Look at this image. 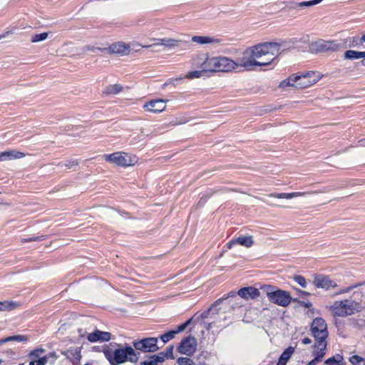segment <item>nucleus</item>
I'll return each mask as SVG.
<instances>
[{"instance_id":"37998d69","label":"nucleus","mask_w":365,"mask_h":365,"mask_svg":"<svg viewBox=\"0 0 365 365\" xmlns=\"http://www.w3.org/2000/svg\"><path fill=\"white\" fill-rule=\"evenodd\" d=\"M349 42H350L349 46L354 47V46L361 44L364 41L361 39L360 36H354L351 38H350Z\"/></svg>"},{"instance_id":"6e6552de","label":"nucleus","mask_w":365,"mask_h":365,"mask_svg":"<svg viewBox=\"0 0 365 365\" xmlns=\"http://www.w3.org/2000/svg\"><path fill=\"white\" fill-rule=\"evenodd\" d=\"M311 332L316 341L327 340L328 337L327 325L322 318H315L311 324Z\"/></svg>"},{"instance_id":"680f3d73","label":"nucleus","mask_w":365,"mask_h":365,"mask_svg":"<svg viewBox=\"0 0 365 365\" xmlns=\"http://www.w3.org/2000/svg\"><path fill=\"white\" fill-rule=\"evenodd\" d=\"M361 39L365 42V34L361 36Z\"/></svg>"},{"instance_id":"f03ea898","label":"nucleus","mask_w":365,"mask_h":365,"mask_svg":"<svg viewBox=\"0 0 365 365\" xmlns=\"http://www.w3.org/2000/svg\"><path fill=\"white\" fill-rule=\"evenodd\" d=\"M361 308V303L352 298L334 301L328 307L329 312L334 317H346L351 316L360 312Z\"/></svg>"},{"instance_id":"412c9836","label":"nucleus","mask_w":365,"mask_h":365,"mask_svg":"<svg viewBox=\"0 0 365 365\" xmlns=\"http://www.w3.org/2000/svg\"><path fill=\"white\" fill-rule=\"evenodd\" d=\"M158 42L157 43H155L152 45H149V46H145L144 47L145 48H148V47H153V46H163L165 48H175V47H178L180 44V43L181 42L180 40H177V39H174V38H159V39H157Z\"/></svg>"},{"instance_id":"7c9ffc66","label":"nucleus","mask_w":365,"mask_h":365,"mask_svg":"<svg viewBox=\"0 0 365 365\" xmlns=\"http://www.w3.org/2000/svg\"><path fill=\"white\" fill-rule=\"evenodd\" d=\"M164 361V357L160 355H153L148 360L141 363L142 365H158L159 362Z\"/></svg>"},{"instance_id":"7ed1b4c3","label":"nucleus","mask_w":365,"mask_h":365,"mask_svg":"<svg viewBox=\"0 0 365 365\" xmlns=\"http://www.w3.org/2000/svg\"><path fill=\"white\" fill-rule=\"evenodd\" d=\"M252 47L262 66L270 64L280 53L279 44L274 42H266Z\"/></svg>"},{"instance_id":"1a4fd4ad","label":"nucleus","mask_w":365,"mask_h":365,"mask_svg":"<svg viewBox=\"0 0 365 365\" xmlns=\"http://www.w3.org/2000/svg\"><path fill=\"white\" fill-rule=\"evenodd\" d=\"M158 340L156 337L145 338L133 341V345L137 350L144 352H155L159 349L157 345Z\"/></svg>"},{"instance_id":"c756f323","label":"nucleus","mask_w":365,"mask_h":365,"mask_svg":"<svg viewBox=\"0 0 365 365\" xmlns=\"http://www.w3.org/2000/svg\"><path fill=\"white\" fill-rule=\"evenodd\" d=\"M123 86L120 84H113L107 86L103 93L107 95H115L123 91Z\"/></svg>"},{"instance_id":"4d7b16f0","label":"nucleus","mask_w":365,"mask_h":365,"mask_svg":"<svg viewBox=\"0 0 365 365\" xmlns=\"http://www.w3.org/2000/svg\"><path fill=\"white\" fill-rule=\"evenodd\" d=\"M9 34V31L5 32L3 34H0V39L6 37Z\"/></svg>"},{"instance_id":"c85d7f7f","label":"nucleus","mask_w":365,"mask_h":365,"mask_svg":"<svg viewBox=\"0 0 365 365\" xmlns=\"http://www.w3.org/2000/svg\"><path fill=\"white\" fill-rule=\"evenodd\" d=\"M344 58L347 59H359L365 58V51L348 50L344 53Z\"/></svg>"},{"instance_id":"6ab92c4d","label":"nucleus","mask_w":365,"mask_h":365,"mask_svg":"<svg viewBox=\"0 0 365 365\" xmlns=\"http://www.w3.org/2000/svg\"><path fill=\"white\" fill-rule=\"evenodd\" d=\"M110 333L108 331H102L96 330L95 331L88 334L87 339L91 342L96 341H108L110 339Z\"/></svg>"},{"instance_id":"ea45409f","label":"nucleus","mask_w":365,"mask_h":365,"mask_svg":"<svg viewBox=\"0 0 365 365\" xmlns=\"http://www.w3.org/2000/svg\"><path fill=\"white\" fill-rule=\"evenodd\" d=\"M294 280L299 284L302 287H307V280L306 279L301 275H294L293 277Z\"/></svg>"},{"instance_id":"09e8293b","label":"nucleus","mask_w":365,"mask_h":365,"mask_svg":"<svg viewBox=\"0 0 365 365\" xmlns=\"http://www.w3.org/2000/svg\"><path fill=\"white\" fill-rule=\"evenodd\" d=\"M298 4L299 2L290 1L287 5V8L289 9H295L299 7Z\"/></svg>"},{"instance_id":"f3484780","label":"nucleus","mask_w":365,"mask_h":365,"mask_svg":"<svg viewBox=\"0 0 365 365\" xmlns=\"http://www.w3.org/2000/svg\"><path fill=\"white\" fill-rule=\"evenodd\" d=\"M192 41L199 44H211L213 46H217L222 43L220 38L207 36H194L192 37Z\"/></svg>"},{"instance_id":"69168bd1","label":"nucleus","mask_w":365,"mask_h":365,"mask_svg":"<svg viewBox=\"0 0 365 365\" xmlns=\"http://www.w3.org/2000/svg\"><path fill=\"white\" fill-rule=\"evenodd\" d=\"M222 299H219V300H217V301L216 302V303H218V302L222 301Z\"/></svg>"},{"instance_id":"dca6fc26","label":"nucleus","mask_w":365,"mask_h":365,"mask_svg":"<svg viewBox=\"0 0 365 365\" xmlns=\"http://www.w3.org/2000/svg\"><path fill=\"white\" fill-rule=\"evenodd\" d=\"M324 190H310V191H306V192H290V193H271L268 195V197H276L279 199H292L293 197H302L307 195H315L319 193L324 192Z\"/></svg>"},{"instance_id":"c03bdc74","label":"nucleus","mask_w":365,"mask_h":365,"mask_svg":"<svg viewBox=\"0 0 365 365\" xmlns=\"http://www.w3.org/2000/svg\"><path fill=\"white\" fill-rule=\"evenodd\" d=\"M339 359H337L335 356L330 357L327 359L324 364L326 365H338V364L340 362V359H341V357L338 355Z\"/></svg>"},{"instance_id":"a19ab883","label":"nucleus","mask_w":365,"mask_h":365,"mask_svg":"<svg viewBox=\"0 0 365 365\" xmlns=\"http://www.w3.org/2000/svg\"><path fill=\"white\" fill-rule=\"evenodd\" d=\"M78 165V162L77 160H67L63 164L61 163H58V165H63L67 169H71L73 167H76Z\"/></svg>"},{"instance_id":"338daca9","label":"nucleus","mask_w":365,"mask_h":365,"mask_svg":"<svg viewBox=\"0 0 365 365\" xmlns=\"http://www.w3.org/2000/svg\"><path fill=\"white\" fill-rule=\"evenodd\" d=\"M363 64L365 66V60H363Z\"/></svg>"},{"instance_id":"4468645a","label":"nucleus","mask_w":365,"mask_h":365,"mask_svg":"<svg viewBox=\"0 0 365 365\" xmlns=\"http://www.w3.org/2000/svg\"><path fill=\"white\" fill-rule=\"evenodd\" d=\"M313 283L316 287L327 291L334 289L338 286L335 281L331 279L328 276L322 274L316 275L314 278Z\"/></svg>"},{"instance_id":"5fc2aeb1","label":"nucleus","mask_w":365,"mask_h":365,"mask_svg":"<svg viewBox=\"0 0 365 365\" xmlns=\"http://www.w3.org/2000/svg\"><path fill=\"white\" fill-rule=\"evenodd\" d=\"M236 244H237V242H235V240H231L230 242H229L227 243V247H228L229 249H231V248H232V247L233 245H236Z\"/></svg>"},{"instance_id":"72a5a7b5","label":"nucleus","mask_w":365,"mask_h":365,"mask_svg":"<svg viewBox=\"0 0 365 365\" xmlns=\"http://www.w3.org/2000/svg\"><path fill=\"white\" fill-rule=\"evenodd\" d=\"M349 361L352 365H365V359L358 355L352 356Z\"/></svg>"},{"instance_id":"b1692460","label":"nucleus","mask_w":365,"mask_h":365,"mask_svg":"<svg viewBox=\"0 0 365 365\" xmlns=\"http://www.w3.org/2000/svg\"><path fill=\"white\" fill-rule=\"evenodd\" d=\"M202 71L204 72H216V57H210L206 53Z\"/></svg>"},{"instance_id":"0e129e2a","label":"nucleus","mask_w":365,"mask_h":365,"mask_svg":"<svg viewBox=\"0 0 365 365\" xmlns=\"http://www.w3.org/2000/svg\"><path fill=\"white\" fill-rule=\"evenodd\" d=\"M302 293L304 294H306V295H309V293H308L307 292H305V291H302Z\"/></svg>"},{"instance_id":"603ef678","label":"nucleus","mask_w":365,"mask_h":365,"mask_svg":"<svg viewBox=\"0 0 365 365\" xmlns=\"http://www.w3.org/2000/svg\"><path fill=\"white\" fill-rule=\"evenodd\" d=\"M209 313H210V310H208V311H207V312H202V313L200 314V317L201 319H206V318H207V317H208V315H209Z\"/></svg>"},{"instance_id":"8fccbe9b","label":"nucleus","mask_w":365,"mask_h":365,"mask_svg":"<svg viewBox=\"0 0 365 365\" xmlns=\"http://www.w3.org/2000/svg\"><path fill=\"white\" fill-rule=\"evenodd\" d=\"M40 237H31V238H24L22 239L23 242H34L38 241L40 240Z\"/></svg>"},{"instance_id":"2f4dec72","label":"nucleus","mask_w":365,"mask_h":365,"mask_svg":"<svg viewBox=\"0 0 365 365\" xmlns=\"http://www.w3.org/2000/svg\"><path fill=\"white\" fill-rule=\"evenodd\" d=\"M279 86L282 88H285L287 86H292L296 88V83H295V76H290L287 79L282 81Z\"/></svg>"},{"instance_id":"de8ad7c7","label":"nucleus","mask_w":365,"mask_h":365,"mask_svg":"<svg viewBox=\"0 0 365 365\" xmlns=\"http://www.w3.org/2000/svg\"><path fill=\"white\" fill-rule=\"evenodd\" d=\"M354 287H354V286H351V287H346V288L341 289H339L338 292H336L334 294V296L340 295V294H345V293H348V292H349V291H351Z\"/></svg>"},{"instance_id":"9d476101","label":"nucleus","mask_w":365,"mask_h":365,"mask_svg":"<svg viewBox=\"0 0 365 365\" xmlns=\"http://www.w3.org/2000/svg\"><path fill=\"white\" fill-rule=\"evenodd\" d=\"M296 88L302 89L307 88L318 81L319 78L316 76L314 72L307 73L302 76H294Z\"/></svg>"},{"instance_id":"a878e982","label":"nucleus","mask_w":365,"mask_h":365,"mask_svg":"<svg viewBox=\"0 0 365 365\" xmlns=\"http://www.w3.org/2000/svg\"><path fill=\"white\" fill-rule=\"evenodd\" d=\"M20 303L16 301L0 302V312L11 311L20 306Z\"/></svg>"},{"instance_id":"393cba45","label":"nucleus","mask_w":365,"mask_h":365,"mask_svg":"<svg viewBox=\"0 0 365 365\" xmlns=\"http://www.w3.org/2000/svg\"><path fill=\"white\" fill-rule=\"evenodd\" d=\"M294 352V348L289 346L281 354L277 365H286Z\"/></svg>"},{"instance_id":"3c124183","label":"nucleus","mask_w":365,"mask_h":365,"mask_svg":"<svg viewBox=\"0 0 365 365\" xmlns=\"http://www.w3.org/2000/svg\"><path fill=\"white\" fill-rule=\"evenodd\" d=\"M322 360L319 359V357H314L311 361H309L307 365H317Z\"/></svg>"},{"instance_id":"c9c22d12","label":"nucleus","mask_w":365,"mask_h":365,"mask_svg":"<svg viewBox=\"0 0 365 365\" xmlns=\"http://www.w3.org/2000/svg\"><path fill=\"white\" fill-rule=\"evenodd\" d=\"M323 0H312V1H302V2H299L298 6H299V8L312 6L319 4Z\"/></svg>"},{"instance_id":"473e14b6","label":"nucleus","mask_w":365,"mask_h":365,"mask_svg":"<svg viewBox=\"0 0 365 365\" xmlns=\"http://www.w3.org/2000/svg\"><path fill=\"white\" fill-rule=\"evenodd\" d=\"M48 33L43 32L38 34H34L31 36V41L32 43H37L40 41H43L48 38Z\"/></svg>"},{"instance_id":"cd10ccee","label":"nucleus","mask_w":365,"mask_h":365,"mask_svg":"<svg viewBox=\"0 0 365 365\" xmlns=\"http://www.w3.org/2000/svg\"><path fill=\"white\" fill-rule=\"evenodd\" d=\"M205 59H206V53H200L192 58V66L195 68L203 70Z\"/></svg>"},{"instance_id":"ddd939ff","label":"nucleus","mask_w":365,"mask_h":365,"mask_svg":"<svg viewBox=\"0 0 365 365\" xmlns=\"http://www.w3.org/2000/svg\"><path fill=\"white\" fill-rule=\"evenodd\" d=\"M143 108L145 111L159 113L165 110L166 101L160 98L153 99L145 103Z\"/></svg>"},{"instance_id":"bb28decb","label":"nucleus","mask_w":365,"mask_h":365,"mask_svg":"<svg viewBox=\"0 0 365 365\" xmlns=\"http://www.w3.org/2000/svg\"><path fill=\"white\" fill-rule=\"evenodd\" d=\"M235 242H237V244L245 247H251L254 244L252 237L250 235L239 236L237 239H235Z\"/></svg>"},{"instance_id":"774afa93","label":"nucleus","mask_w":365,"mask_h":365,"mask_svg":"<svg viewBox=\"0 0 365 365\" xmlns=\"http://www.w3.org/2000/svg\"><path fill=\"white\" fill-rule=\"evenodd\" d=\"M2 362V360L0 359V364Z\"/></svg>"},{"instance_id":"49530a36","label":"nucleus","mask_w":365,"mask_h":365,"mask_svg":"<svg viewBox=\"0 0 365 365\" xmlns=\"http://www.w3.org/2000/svg\"><path fill=\"white\" fill-rule=\"evenodd\" d=\"M43 349H36L31 352L29 357L31 359V360L37 359L41 358L40 355L41 353L43 352Z\"/></svg>"},{"instance_id":"4c0bfd02","label":"nucleus","mask_w":365,"mask_h":365,"mask_svg":"<svg viewBox=\"0 0 365 365\" xmlns=\"http://www.w3.org/2000/svg\"><path fill=\"white\" fill-rule=\"evenodd\" d=\"M202 72L204 71L202 69L200 71H190L185 75L184 78L188 79L198 78L202 76Z\"/></svg>"},{"instance_id":"052dcab7","label":"nucleus","mask_w":365,"mask_h":365,"mask_svg":"<svg viewBox=\"0 0 365 365\" xmlns=\"http://www.w3.org/2000/svg\"><path fill=\"white\" fill-rule=\"evenodd\" d=\"M361 146H365V138L359 141Z\"/></svg>"},{"instance_id":"f8f14e48","label":"nucleus","mask_w":365,"mask_h":365,"mask_svg":"<svg viewBox=\"0 0 365 365\" xmlns=\"http://www.w3.org/2000/svg\"><path fill=\"white\" fill-rule=\"evenodd\" d=\"M197 341L195 337L187 336L183 339L178 346V351L182 354L192 355L196 350Z\"/></svg>"},{"instance_id":"423d86ee","label":"nucleus","mask_w":365,"mask_h":365,"mask_svg":"<svg viewBox=\"0 0 365 365\" xmlns=\"http://www.w3.org/2000/svg\"><path fill=\"white\" fill-rule=\"evenodd\" d=\"M237 64L249 71L252 70L255 66H262V63L255 57L252 46L243 51L242 56L237 59Z\"/></svg>"},{"instance_id":"4be33fe9","label":"nucleus","mask_w":365,"mask_h":365,"mask_svg":"<svg viewBox=\"0 0 365 365\" xmlns=\"http://www.w3.org/2000/svg\"><path fill=\"white\" fill-rule=\"evenodd\" d=\"M24 156L25 154L24 153L17 151L16 150H6L0 153V162L19 159L24 158Z\"/></svg>"},{"instance_id":"79ce46f5","label":"nucleus","mask_w":365,"mask_h":365,"mask_svg":"<svg viewBox=\"0 0 365 365\" xmlns=\"http://www.w3.org/2000/svg\"><path fill=\"white\" fill-rule=\"evenodd\" d=\"M161 356H163L165 358H173V346H169L166 348L165 353H160L159 354Z\"/></svg>"},{"instance_id":"864d4df0","label":"nucleus","mask_w":365,"mask_h":365,"mask_svg":"<svg viewBox=\"0 0 365 365\" xmlns=\"http://www.w3.org/2000/svg\"><path fill=\"white\" fill-rule=\"evenodd\" d=\"M302 343L304 344H309L312 343V340L308 337H304V339H302Z\"/></svg>"},{"instance_id":"20e7f679","label":"nucleus","mask_w":365,"mask_h":365,"mask_svg":"<svg viewBox=\"0 0 365 365\" xmlns=\"http://www.w3.org/2000/svg\"><path fill=\"white\" fill-rule=\"evenodd\" d=\"M267 296L268 299L279 306L287 307L292 301V297L288 292L282 289H275L271 285H263L260 287Z\"/></svg>"},{"instance_id":"39448f33","label":"nucleus","mask_w":365,"mask_h":365,"mask_svg":"<svg viewBox=\"0 0 365 365\" xmlns=\"http://www.w3.org/2000/svg\"><path fill=\"white\" fill-rule=\"evenodd\" d=\"M103 158L106 162L123 168L135 165L138 160L136 155L125 152H115L109 155H104Z\"/></svg>"},{"instance_id":"a211bd4d","label":"nucleus","mask_w":365,"mask_h":365,"mask_svg":"<svg viewBox=\"0 0 365 365\" xmlns=\"http://www.w3.org/2000/svg\"><path fill=\"white\" fill-rule=\"evenodd\" d=\"M73 365H78L81 359V347L69 349L61 351Z\"/></svg>"},{"instance_id":"6e6d98bb","label":"nucleus","mask_w":365,"mask_h":365,"mask_svg":"<svg viewBox=\"0 0 365 365\" xmlns=\"http://www.w3.org/2000/svg\"><path fill=\"white\" fill-rule=\"evenodd\" d=\"M212 324L213 323L205 324L206 329L207 330L210 329L212 327Z\"/></svg>"},{"instance_id":"f704fd0d","label":"nucleus","mask_w":365,"mask_h":365,"mask_svg":"<svg viewBox=\"0 0 365 365\" xmlns=\"http://www.w3.org/2000/svg\"><path fill=\"white\" fill-rule=\"evenodd\" d=\"M192 319H193V317L189 319L185 323L178 326L176 329L173 330V331L175 333V334L183 331L192 323Z\"/></svg>"},{"instance_id":"aec40b11","label":"nucleus","mask_w":365,"mask_h":365,"mask_svg":"<svg viewBox=\"0 0 365 365\" xmlns=\"http://www.w3.org/2000/svg\"><path fill=\"white\" fill-rule=\"evenodd\" d=\"M237 294L245 299H257L259 297L260 293L259 289L254 287H247L239 289Z\"/></svg>"},{"instance_id":"e433bc0d","label":"nucleus","mask_w":365,"mask_h":365,"mask_svg":"<svg viewBox=\"0 0 365 365\" xmlns=\"http://www.w3.org/2000/svg\"><path fill=\"white\" fill-rule=\"evenodd\" d=\"M175 333L173 331V330L170 331L167 333H165L160 336V339L163 341V344H165L166 342L169 341L172 339H173L175 336Z\"/></svg>"},{"instance_id":"58836bf2","label":"nucleus","mask_w":365,"mask_h":365,"mask_svg":"<svg viewBox=\"0 0 365 365\" xmlns=\"http://www.w3.org/2000/svg\"><path fill=\"white\" fill-rule=\"evenodd\" d=\"M28 340V337L26 336L23 335H15L9 336L4 339V341H26Z\"/></svg>"},{"instance_id":"e2e57ef3","label":"nucleus","mask_w":365,"mask_h":365,"mask_svg":"<svg viewBox=\"0 0 365 365\" xmlns=\"http://www.w3.org/2000/svg\"><path fill=\"white\" fill-rule=\"evenodd\" d=\"M7 341H4V339H1V340H0V345L2 344L3 343L7 342Z\"/></svg>"},{"instance_id":"5701e85b","label":"nucleus","mask_w":365,"mask_h":365,"mask_svg":"<svg viewBox=\"0 0 365 365\" xmlns=\"http://www.w3.org/2000/svg\"><path fill=\"white\" fill-rule=\"evenodd\" d=\"M327 346V340L316 341L314 346L313 355H314L315 357H319V359L322 360L326 354Z\"/></svg>"},{"instance_id":"a18cd8bd","label":"nucleus","mask_w":365,"mask_h":365,"mask_svg":"<svg viewBox=\"0 0 365 365\" xmlns=\"http://www.w3.org/2000/svg\"><path fill=\"white\" fill-rule=\"evenodd\" d=\"M47 358L46 356L31 360L29 365H45L47 363Z\"/></svg>"},{"instance_id":"2eb2a0df","label":"nucleus","mask_w":365,"mask_h":365,"mask_svg":"<svg viewBox=\"0 0 365 365\" xmlns=\"http://www.w3.org/2000/svg\"><path fill=\"white\" fill-rule=\"evenodd\" d=\"M98 50L106 51L109 53L119 54L121 56H126L130 53V46L123 42H116L112 43L109 47L100 48H97Z\"/></svg>"},{"instance_id":"bf43d9fd","label":"nucleus","mask_w":365,"mask_h":365,"mask_svg":"<svg viewBox=\"0 0 365 365\" xmlns=\"http://www.w3.org/2000/svg\"><path fill=\"white\" fill-rule=\"evenodd\" d=\"M235 292H230L228 294V297H227V298H228V297H235Z\"/></svg>"},{"instance_id":"0eeeda50","label":"nucleus","mask_w":365,"mask_h":365,"mask_svg":"<svg viewBox=\"0 0 365 365\" xmlns=\"http://www.w3.org/2000/svg\"><path fill=\"white\" fill-rule=\"evenodd\" d=\"M339 48V44L335 40L325 41L319 39L309 44V49L314 53L336 51Z\"/></svg>"},{"instance_id":"9b49d317","label":"nucleus","mask_w":365,"mask_h":365,"mask_svg":"<svg viewBox=\"0 0 365 365\" xmlns=\"http://www.w3.org/2000/svg\"><path fill=\"white\" fill-rule=\"evenodd\" d=\"M238 67L237 62L227 57L216 56V72H230Z\"/></svg>"},{"instance_id":"13d9d810","label":"nucleus","mask_w":365,"mask_h":365,"mask_svg":"<svg viewBox=\"0 0 365 365\" xmlns=\"http://www.w3.org/2000/svg\"><path fill=\"white\" fill-rule=\"evenodd\" d=\"M182 78H183V77H182V76H181V77H179V78H175V79H170V83H172L173 81L181 80V79H182Z\"/></svg>"},{"instance_id":"f257e3e1","label":"nucleus","mask_w":365,"mask_h":365,"mask_svg":"<svg viewBox=\"0 0 365 365\" xmlns=\"http://www.w3.org/2000/svg\"><path fill=\"white\" fill-rule=\"evenodd\" d=\"M103 354L111 365H120L127 361L136 363L139 358V353L130 346L117 344L106 346L103 349Z\"/></svg>"}]
</instances>
